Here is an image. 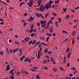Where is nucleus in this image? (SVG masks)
<instances>
[{"label":"nucleus","instance_id":"c756f323","mask_svg":"<svg viewBox=\"0 0 79 79\" xmlns=\"http://www.w3.org/2000/svg\"><path fill=\"white\" fill-rule=\"evenodd\" d=\"M10 78H11V79H15V77H14V76L12 75L10 76Z\"/></svg>","mask_w":79,"mask_h":79},{"label":"nucleus","instance_id":"39448f33","mask_svg":"<svg viewBox=\"0 0 79 79\" xmlns=\"http://www.w3.org/2000/svg\"><path fill=\"white\" fill-rule=\"evenodd\" d=\"M50 59L53 64H56L55 62V60H53V58H52V57H51Z\"/></svg>","mask_w":79,"mask_h":79},{"label":"nucleus","instance_id":"5fc2aeb1","mask_svg":"<svg viewBox=\"0 0 79 79\" xmlns=\"http://www.w3.org/2000/svg\"><path fill=\"white\" fill-rule=\"evenodd\" d=\"M32 40L30 41L29 42H28V44H29L31 45V43H32Z\"/></svg>","mask_w":79,"mask_h":79},{"label":"nucleus","instance_id":"6e6552de","mask_svg":"<svg viewBox=\"0 0 79 79\" xmlns=\"http://www.w3.org/2000/svg\"><path fill=\"white\" fill-rule=\"evenodd\" d=\"M45 6H44L43 7H42L41 8V10H43V11H44L45 10Z\"/></svg>","mask_w":79,"mask_h":79},{"label":"nucleus","instance_id":"f8f14e48","mask_svg":"<svg viewBox=\"0 0 79 79\" xmlns=\"http://www.w3.org/2000/svg\"><path fill=\"white\" fill-rule=\"evenodd\" d=\"M49 32L51 33H52L53 32V28L51 27V28L49 30Z\"/></svg>","mask_w":79,"mask_h":79},{"label":"nucleus","instance_id":"0eeeda50","mask_svg":"<svg viewBox=\"0 0 79 79\" xmlns=\"http://www.w3.org/2000/svg\"><path fill=\"white\" fill-rule=\"evenodd\" d=\"M36 42H37V41H36V40H34L31 43V44H32V45H34V44H35Z\"/></svg>","mask_w":79,"mask_h":79},{"label":"nucleus","instance_id":"09e8293b","mask_svg":"<svg viewBox=\"0 0 79 79\" xmlns=\"http://www.w3.org/2000/svg\"><path fill=\"white\" fill-rule=\"evenodd\" d=\"M36 78H37V79H40V77H39V75H37Z\"/></svg>","mask_w":79,"mask_h":79},{"label":"nucleus","instance_id":"37998d69","mask_svg":"<svg viewBox=\"0 0 79 79\" xmlns=\"http://www.w3.org/2000/svg\"><path fill=\"white\" fill-rule=\"evenodd\" d=\"M40 16H41L42 18H43L44 19V16L42 15V14H40Z\"/></svg>","mask_w":79,"mask_h":79},{"label":"nucleus","instance_id":"8fccbe9b","mask_svg":"<svg viewBox=\"0 0 79 79\" xmlns=\"http://www.w3.org/2000/svg\"><path fill=\"white\" fill-rule=\"evenodd\" d=\"M49 23L51 24L52 23V20H49V21L48 22Z\"/></svg>","mask_w":79,"mask_h":79},{"label":"nucleus","instance_id":"3c124183","mask_svg":"<svg viewBox=\"0 0 79 79\" xmlns=\"http://www.w3.org/2000/svg\"><path fill=\"white\" fill-rule=\"evenodd\" d=\"M69 52V48H68L67 49V50L66 51V52Z\"/></svg>","mask_w":79,"mask_h":79},{"label":"nucleus","instance_id":"e2e57ef3","mask_svg":"<svg viewBox=\"0 0 79 79\" xmlns=\"http://www.w3.org/2000/svg\"><path fill=\"white\" fill-rule=\"evenodd\" d=\"M34 25L33 24L31 25V28H32V29H33V28H34Z\"/></svg>","mask_w":79,"mask_h":79},{"label":"nucleus","instance_id":"c85d7f7f","mask_svg":"<svg viewBox=\"0 0 79 79\" xmlns=\"http://www.w3.org/2000/svg\"><path fill=\"white\" fill-rule=\"evenodd\" d=\"M52 2H53L52 1L50 0L49 1V2H48V3H49V4H50V5H51L52 4Z\"/></svg>","mask_w":79,"mask_h":79},{"label":"nucleus","instance_id":"1a4fd4ad","mask_svg":"<svg viewBox=\"0 0 79 79\" xmlns=\"http://www.w3.org/2000/svg\"><path fill=\"white\" fill-rule=\"evenodd\" d=\"M6 69H7V70H10V65H8L7 66Z\"/></svg>","mask_w":79,"mask_h":79},{"label":"nucleus","instance_id":"cd10ccee","mask_svg":"<svg viewBox=\"0 0 79 79\" xmlns=\"http://www.w3.org/2000/svg\"><path fill=\"white\" fill-rule=\"evenodd\" d=\"M33 28H31V29H30L29 32L30 33H31V32H33Z\"/></svg>","mask_w":79,"mask_h":79},{"label":"nucleus","instance_id":"338daca9","mask_svg":"<svg viewBox=\"0 0 79 79\" xmlns=\"http://www.w3.org/2000/svg\"><path fill=\"white\" fill-rule=\"evenodd\" d=\"M34 33H33L31 34V36L32 37H33L34 36Z\"/></svg>","mask_w":79,"mask_h":79},{"label":"nucleus","instance_id":"a18cd8bd","mask_svg":"<svg viewBox=\"0 0 79 79\" xmlns=\"http://www.w3.org/2000/svg\"><path fill=\"white\" fill-rule=\"evenodd\" d=\"M28 61L29 63H31V60L29 59H28Z\"/></svg>","mask_w":79,"mask_h":79},{"label":"nucleus","instance_id":"a878e982","mask_svg":"<svg viewBox=\"0 0 79 79\" xmlns=\"http://www.w3.org/2000/svg\"><path fill=\"white\" fill-rule=\"evenodd\" d=\"M36 10H40V11H44V10H42V9H41V8H37V9H36Z\"/></svg>","mask_w":79,"mask_h":79},{"label":"nucleus","instance_id":"f704fd0d","mask_svg":"<svg viewBox=\"0 0 79 79\" xmlns=\"http://www.w3.org/2000/svg\"><path fill=\"white\" fill-rule=\"evenodd\" d=\"M46 35H48V36H49V37H50L51 36H52V35H51V34H49L48 33H47Z\"/></svg>","mask_w":79,"mask_h":79},{"label":"nucleus","instance_id":"bb28decb","mask_svg":"<svg viewBox=\"0 0 79 79\" xmlns=\"http://www.w3.org/2000/svg\"><path fill=\"white\" fill-rule=\"evenodd\" d=\"M6 48V52H7V55H9V51H8V49L7 48Z\"/></svg>","mask_w":79,"mask_h":79},{"label":"nucleus","instance_id":"a19ab883","mask_svg":"<svg viewBox=\"0 0 79 79\" xmlns=\"http://www.w3.org/2000/svg\"><path fill=\"white\" fill-rule=\"evenodd\" d=\"M41 44H43V45H45V46H47V45L46 43H42Z\"/></svg>","mask_w":79,"mask_h":79},{"label":"nucleus","instance_id":"5701e85b","mask_svg":"<svg viewBox=\"0 0 79 79\" xmlns=\"http://www.w3.org/2000/svg\"><path fill=\"white\" fill-rule=\"evenodd\" d=\"M71 69H72L73 70V71H76V68L75 67H72L71 68Z\"/></svg>","mask_w":79,"mask_h":79},{"label":"nucleus","instance_id":"aec40b11","mask_svg":"<svg viewBox=\"0 0 79 79\" xmlns=\"http://www.w3.org/2000/svg\"><path fill=\"white\" fill-rule=\"evenodd\" d=\"M59 2H60V1L58 0H57L55 1V3H56V4H58V3H59Z\"/></svg>","mask_w":79,"mask_h":79},{"label":"nucleus","instance_id":"423d86ee","mask_svg":"<svg viewBox=\"0 0 79 79\" xmlns=\"http://www.w3.org/2000/svg\"><path fill=\"white\" fill-rule=\"evenodd\" d=\"M70 55H71V52H69L67 54V58L68 59L70 58Z\"/></svg>","mask_w":79,"mask_h":79},{"label":"nucleus","instance_id":"393cba45","mask_svg":"<svg viewBox=\"0 0 79 79\" xmlns=\"http://www.w3.org/2000/svg\"><path fill=\"white\" fill-rule=\"evenodd\" d=\"M69 15H67L66 16V17H65V19H69Z\"/></svg>","mask_w":79,"mask_h":79},{"label":"nucleus","instance_id":"4468645a","mask_svg":"<svg viewBox=\"0 0 79 79\" xmlns=\"http://www.w3.org/2000/svg\"><path fill=\"white\" fill-rule=\"evenodd\" d=\"M48 52V48H46L45 49V50L44 51V52L45 53H47Z\"/></svg>","mask_w":79,"mask_h":79},{"label":"nucleus","instance_id":"4d7b16f0","mask_svg":"<svg viewBox=\"0 0 79 79\" xmlns=\"http://www.w3.org/2000/svg\"><path fill=\"white\" fill-rule=\"evenodd\" d=\"M38 55H41V54L40 53V51L39 50V51H38Z\"/></svg>","mask_w":79,"mask_h":79},{"label":"nucleus","instance_id":"bf43d9fd","mask_svg":"<svg viewBox=\"0 0 79 79\" xmlns=\"http://www.w3.org/2000/svg\"><path fill=\"white\" fill-rule=\"evenodd\" d=\"M44 69H46V70H48V68L47 67H44Z\"/></svg>","mask_w":79,"mask_h":79},{"label":"nucleus","instance_id":"58836bf2","mask_svg":"<svg viewBox=\"0 0 79 79\" xmlns=\"http://www.w3.org/2000/svg\"><path fill=\"white\" fill-rule=\"evenodd\" d=\"M0 54L1 55H3V51H2L0 52Z\"/></svg>","mask_w":79,"mask_h":79},{"label":"nucleus","instance_id":"052dcab7","mask_svg":"<svg viewBox=\"0 0 79 79\" xmlns=\"http://www.w3.org/2000/svg\"><path fill=\"white\" fill-rule=\"evenodd\" d=\"M73 76V74H69V76H70V77H72Z\"/></svg>","mask_w":79,"mask_h":79},{"label":"nucleus","instance_id":"412c9836","mask_svg":"<svg viewBox=\"0 0 79 79\" xmlns=\"http://www.w3.org/2000/svg\"><path fill=\"white\" fill-rule=\"evenodd\" d=\"M66 10H67V8H65L63 9V11L65 12V13H66Z\"/></svg>","mask_w":79,"mask_h":79},{"label":"nucleus","instance_id":"13d9d810","mask_svg":"<svg viewBox=\"0 0 79 79\" xmlns=\"http://www.w3.org/2000/svg\"><path fill=\"white\" fill-rule=\"evenodd\" d=\"M22 42L23 43V44H24L25 43V41H24V40H22Z\"/></svg>","mask_w":79,"mask_h":79},{"label":"nucleus","instance_id":"4be33fe9","mask_svg":"<svg viewBox=\"0 0 79 79\" xmlns=\"http://www.w3.org/2000/svg\"><path fill=\"white\" fill-rule=\"evenodd\" d=\"M47 26V25H46V24H44L43 25H41V26L42 27H45V26Z\"/></svg>","mask_w":79,"mask_h":79},{"label":"nucleus","instance_id":"9b49d317","mask_svg":"<svg viewBox=\"0 0 79 79\" xmlns=\"http://www.w3.org/2000/svg\"><path fill=\"white\" fill-rule=\"evenodd\" d=\"M53 71H54V72H56V71H58V69H57L56 68H53Z\"/></svg>","mask_w":79,"mask_h":79},{"label":"nucleus","instance_id":"6ab92c4d","mask_svg":"<svg viewBox=\"0 0 79 79\" xmlns=\"http://www.w3.org/2000/svg\"><path fill=\"white\" fill-rule=\"evenodd\" d=\"M0 2H1V3H2L3 4H4L5 5H8L7 4V3H6L5 2H2L0 1Z\"/></svg>","mask_w":79,"mask_h":79},{"label":"nucleus","instance_id":"603ef678","mask_svg":"<svg viewBox=\"0 0 79 79\" xmlns=\"http://www.w3.org/2000/svg\"><path fill=\"white\" fill-rule=\"evenodd\" d=\"M62 32H63V33H65L66 34H68V33L65 31H63Z\"/></svg>","mask_w":79,"mask_h":79},{"label":"nucleus","instance_id":"f03ea898","mask_svg":"<svg viewBox=\"0 0 79 79\" xmlns=\"http://www.w3.org/2000/svg\"><path fill=\"white\" fill-rule=\"evenodd\" d=\"M45 7L47 9V10H48L49 8H52V6L48 3H47L46 5L45 6Z\"/></svg>","mask_w":79,"mask_h":79},{"label":"nucleus","instance_id":"f3484780","mask_svg":"<svg viewBox=\"0 0 79 79\" xmlns=\"http://www.w3.org/2000/svg\"><path fill=\"white\" fill-rule=\"evenodd\" d=\"M58 20H59L60 21H58L59 23H61V21H62V19L60 18H58Z\"/></svg>","mask_w":79,"mask_h":79},{"label":"nucleus","instance_id":"ddd939ff","mask_svg":"<svg viewBox=\"0 0 79 79\" xmlns=\"http://www.w3.org/2000/svg\"><path fill=\"white\" fill-rule=\"evenodd\" d=\"M49 15V13H47L45 15V18H47V16H48Z\"/></svg>","mask_w":79,"mask_h":79},{"label":"nucleus","instance_id":"7ed1b4c3","mask_svg":"<svg viewBox=\"0 0 79 79\" xmlns=\"http://www.w3.org/2000/svg\"><path fill=\"white\" fill-rule=\"evenodd\" d=\"M24 40H25V42H28L29 41V40H30V38L29 37H27L24 39Z\"/></svg>","mask_w":79,"mask_h":79},{"label":"nucleus","instance_id":"dca6fc26","mask_svg":"<svg viewBox=\"0 0 79 79\" xmlns=\"http://www.w3.org/2000/svg\"><path fill=\"white\" fill-rule=\"evenodd\" d=\"M28 59H29V58H26L24 60V62H27V61H28Z\"/></svg>","mask_w":79,"mask_h":79},{"label":"nucleus","instance_id":"e433bc0d","mask_svg":"<svg viewBox=\"0 0 79 79\" xmlns=\"http://www.w3.org/2000/svg\"><path fill=\"white\" fill-rule=\"evenodd\" d=\"M40 54H38L37 56V58L38 59H39L40 58Z\"/></svg>","mask_w":79,"mask_h":79},{"label":"nucleus","instance_id":"9d476101","mask_svg":"<svg viewBox=\"0 0 79 79\" xmlns=\"http://www.w3.org/2000/svg\"><path fill=\"white\" fill-rule=\"evenodd\" d=\"M35 16H37V17H38V18H39V17H40V14H39L38 13H36L35 14Z\"/></svg>","mask_w":79,"mask_h":79},{"label":"nucleus","instance_id":"2eb2a0df","mask_svg":"<svg viewBox=\"0 0 79 79\" xmlns=\"http://www.w3.org/2000/svg\"><path fill=\"white\" fill-rule=\"evenodd\" d=\"M66 57H64V63H66Z\"/></svg>","mask_w":79,"mask_h":79},{"label":"nucleus","instance_id":"864d4df0","mask_svg":"<svg viewBox=\"0 0 79 79\" xmlns=\"http://www.w3.org/2000/svg\"><path fill=\"white\" fill-rule=\"evenodd\" d=\"M13 71H14V69H13L12 70H11L9 72V73H13Z\"/></svg>","mask_w":79,"mask_h":79},{"label":"nucleus","instance_id":"0e129e2a","mask_svg":"<svg viewBox=\"0 0 79 79\" xmlns=\"http://www.w3.org/2000/svg\"><path fill=\"white\" fill-rule=\"evenodd\" d=\"M74 40H73L72 41V44L73 45V44H74Z\"/></svg>","mask_w":79,"mask_h":79},{"label":"nucleus","instance_id":"a211bd4d","mask_svg":"<svg viewBox=\"0 0 79 79\" xmlns=\"http://www.w3.org/2000/svg\"><path fill=\"white\" fill-rule=\"evenodd\" d=\"M52 14L54 16H57V14H55V12H53Z\"/></svg>","mask_w":79,"mask_h":79},{"label":"nucleus","instance_id":"72a5a7b5","mask_svg":"<svg viewBox=\"0 0 79 79\" xmlns=\"http://www.w3.org/2000/svg\"><path fill=\"white\" fill-rule=\"evenodd\" d=\"M60 63H61V64H62L63 62V59H61V60H60Z\"/></svg>","mask_w":79,"mask_h":79},{"label":"nucleus","instance_id":"c9c22d12","mask_svg":"<svg viewBox=\"0 0 79 79\" xmlns=\"http://www.w3.org/2000/svg\"><path fill=\"white\" fill-rule=\"evenodd\" d=\"M24 4V2H21L20 3V5H19L20 6H21L22 5Z\"/></svg>","mask_w":79,"mask_h":79},{"label":"nucleus","instance_id":"473e14b6","mask_svg":"<svg viewBox=\"0 0 79 79\" xmlns=\"http://www.w3.org/2000/svg\"><path fill=\"white\" fill-rule=\"evenodd\" d=\"M21 74V72H17V75H20Z\"/></svg>","mask_w":79,"mask_h":79},{"label":"nucleus","instance_id":"20e7f679","mask_svg":"<svg viewBox=\"0 0 79 79\" xmlns=\"http://www.w3.org/2000/svg\"><path fill=\"white\" fill-rule=\"evenodd\" d=\"M19 48H17L15 49H14L13 51V52L14 53H15L17 51H18L19 50Z\"/></svg>","mask_w":79,"mask_h":79},{"label":"nucleus","instance_id":"f257e3e1","mask_svg":"<svg viewBox=\"0 0 79 79\" xmlns=\"http://www.w3.org/2000/svg\"><path fill=\"white\" fill-rule=\"evenodd\" d=\"M34 3V1L33 0H30L29 2L27 3V5H28L29 7H32V4Z\"/></svg>","mask_w":79,"mask_h":79},{"label":"nucleus","instance_id":"69168bd1","mask_svg":"<svg viewBox=\"0 0 79 79\" xmlns=\"http://www.w3.org/2000/svg\"><path fill=\"white\" fill-rule=\"evenodd\" d=\"M23 60V58L22 57H21L20 58V61H22Z\"/></svg>","mask_w":79,"mask_h":79},{"label":"nucleus","instance_id":"79ce46f5","mask_svg":"<svg viewBox=\"0 0 79 79\" xmlns=\"http://www.w3.org/2000/svg\"><path fill=\"white\" fill-rule=\"evenodd\" d=\"M9 52L11 53L13 52V50L11 49L9 50Z\"/></svg>","mask_w":79,"mask_h":79},{"label":"nucleus","instance_id":"680f3d73","mask_svg":"<svg viewBox=\"0 0 79 79\" xmlns=\"http://www.w3.org/2000/svg\"><path fill=\"white\" fill-rule=\"evenodd\" d=\"M30 18L31 19V20H32L33 19H34V18L32 17V16H31L30 17Z\"/></svg>","mask_w":79,"mask_h":79},{"label":"nucleus","instance_id":"774afa93","mask_svg":"<svg viewBox=\"0 0 79 79\" xmlns=\"http://www.w3.org/2000/svg\"><path fill=\"white\" fill-rule=\"evenodd\" d=\"M79 6L76 7L75 8V10H77V9H79Z\"/></svg>","mask_w":79,"mask_h":79},{"label":"nucleus","instance_id":"c03bdc74","mask_svg":"<svg viewBox=\"0 0 79 79\" xmlns=\"http://www.w3.org/2000/svg\"><path fill=\"white\" fill-rule=\"evenodd\" d=\"M40 23L41 25H42L43 24H44V22H43V21H40Z\"/></svg>","mask_w":79,"mask_h":79},{"label":"nucleus","instance_id":"b1692460","mask_svg":"<svg viewBox=\"0 0 79 79\" xmlns=\"http://www.w3.org/2000/svg\"><path fill=\"white\" fill-rule=\"evenodd\" d=\"M50 38V37L48 36V37L46 39V42H47L48 41V39H49V38Z\"/></svg>","mask_w":79,"mask_h":79},{"label":"nucleus","instance_id":"4c0bfd02","mask_svg":"<svg viewBox=\"0 0 79 79\" xmlns=\"http://www.w3.org/2000/svg\"><path fill=\"white\" fill-rule=\"evenodd\" d=\"M26 25H27V23L26 22H25L24 24H23V26L24 27H25V26H26Z\"/></svg>","mask_w":79,"mask_h":79},{"label":"nucleus","instance_id":"6e6d98bb","mask_svg":"<svg viewBox=\"0 0 79 79\" xmlns=\"http://www.w3.org/2000/svg\"><path fill=\"white\" fill-rule=\"evenodd\" d=\"M33 69H38V68L36 67H33Z\"/></svg>","mask_w":79,"mask_h":79},{"label":"nucleus","instance_id":"7c9ffc66","mask_svg":"<svg viewBox=\"0 0 79 79\" xmlns=\"http://www.w3.org/2000/svg\"><path fill=\"white\" fill-rule=\"evenodd\" d=\"M75 33H76V31H74L72 33V36H74L75 35Z\"/></svg>","mask_w":79,"mask_h":79},{"label":"nucleus","instance_id":"2f4dec72","mask_svg":"<svg viewBox=\"0 0 79 79\" xmlns=\"http://www.w3.org/2000/svg\"><path fill=\"white\" fill-rule=\"evenodd\" d=\"M40 39H43V40H45V38L44 37H40Z\"/></svg>","mask_w":79,"mask_h":79},{"label":"nucleus","instance_id":"de8ad7c7","mask_svg":"<svg viewBox=\"0 0 79 79\" xmlns=\"http://www.w3.org/2000/svg\"><path fill=\"white\" fill-rule=\"evenodd\" d=\"M24 73H25V74H27V75H28V74H29V73L26 71H24Z\"/></svg>","mask_w":79,"mask_h":79},{"label":"nucleus","instance_id":"ea45409f","mask_svg":"<svg viewBox=\"0 0 79 79\" xmlns=\"http://www.w3.org/2000/svg\"><path fill=\"white\" fill-rule=\"evenodd\" d=\"M60 69L61 70H62V71H63L64 70V69H63V67H60Z\"/></svg>","mask_w":79,"mask_h":79},{"label":"nucleus","instance_id":"49530a36","mask_svg":"<svg viewBox=\"0 0 79 79\" xmlns=\"http://www.w3.org/2000/svg\"><path fill=\"white\" fill-rule=\"evenodd\" d=\"M33 32H37V30L35 29H33Z\"/></svg>","mask_w":79,"mask_h":79}]
</instances>
